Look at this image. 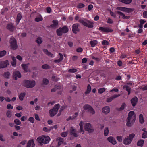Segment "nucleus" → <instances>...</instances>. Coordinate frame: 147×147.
Segmentation results:
<instances>
[{
    "mask_svg": "<svg viewBox=\"0 0 147 147\" xmlns=\"http://www.w3.org/2000/svg\"><path fill=\"white\" fill-rule=\"evenodd\" d=\"M144 143V140L141 139L139 140L137 142V145L140 146L142 147Z\"/></svg>",
    "mask_w": 147,
    "mask_h": 147,
    "instance_id": "nucleus-34",
    "label": "nucleus"
},
{
    "mask_svg": "<svg viewBox=\"0 0 147 147\" xmlns=\"http://www.w3.org/2000/svg\"><path fill=\"white\" fill-rule=\"evenodd\" d=\"M142 138H147V131H144L142 134Z\"/></svg>",
    "mask_w": 147,
    "mask_h": 147,
    "instance_id": "nucleus-52",
    "label": "nucleus"
},
{
    "mask_svg": "<svg viewBox=\"0 0 147 147\" xmlns=\"http://www.w3.org/2000/svg\"><path fill=\"white\" fill-rule=\"evenodd\" d=\"M56 33L57 35L59 36H61L62 35V34H63V33L61 27L57 30Z\"/></svg>",
    "mask_w": 147,
    "mask_h": 147,
    "instance_id": "nucleus-28",
    "label": "nucleus"
},
{
    "mask_svg": "<svg viewBox=\"0 0 147 147\" xmlns=\"http://www.w3.org/2000/svg\"><path fill=\"white\" fill-rule=\"evenodd\" d=\"M10 75V73L7 71L4 73V77L7 79H8Z\"/></svg>",
    "mask_w": 147,
    "mask_h": 147,
    "instance_id": "nucleus-45",
    "label": "nucleus"
},
{
    "mask_svg": "<svg viewBox=\"0 0 147 147\" xmlns=\"http://www.w3.org/2000/svg\"><path fill=\"white\" fill-rule=\"evenodd\" d=\"M42 42V38L40 37H38L36 40V42L38 44H41Z\"/></svg>",
    "mask_w": 147,
    "mask_h": 147,
    "instance_id": "nucleus-40",
    "label": "nucleus"
},
{
    "mask_svg": "<svg viewBox=\"0 0 147 147\" xmlns=\"http://www.w3.org/2000/svg\"><path fill=\"white\" fill-rule=\"evenodd\" d=\"M120 96V95L119 94L118 95H114L113 96H111L109 98L107 99V101L108 102H111L115 98L119 97Z\"/></svg>",
    "mask_w": 147,
    "mask_h": 147,
    "instance_id": "nucleus-22",
    "label": "nucleus"
},
{
    "mask_svg": "<svg viewBox=\"0 0 147 147\" xmlns=\"http://www.w3.org/2000/svg\"><path fill=\"white\" fill-rule=\"evenodd\" d=\"M42 17H38L35 18V21L38 22L39 21H42Z\"/></svg>",
    "mask_w": 147,
    "mask_h": 147,
    "instance_id": "nucleus-56",
    "label": "nucleus"
},
{
    "mask_svg": "<svg viewBox=\"0 0 147 147\" xmlns=\"http://www.w3.org/2000/svg\"><path fill=\"white\" fill-rule=\"evenodd\" d=\"M6 53V51L5 50L0 51V57H2L4 56Z\"/></svg>",
    "mask_w": 147,
    "mask_h": 147,
    "instance_id": "nucleus-43",
    "label": "nucleus"
},
{
    "mask_svg": "<svg viewBox=\"0 0 147 147\" xmlns=\"http://www.w3.org/2000/svg\"><path fill=\"white\" fill-rule=\"evenodd\" d=\"M12 76L13 79L17 80L18 78H19L21 77V75L19 71H16L13 72Z\"/></svg>",
    "mask_w": 147,
    "mask_h": 147,
    "instance_id": "nucleus-11",
    "label": "nucleus"
},
{
    "mask_svg": "<svg viewBox=\"0 0 147 147\" xmlns=\"http://www.w3.org/2000/svg\"><path fill=\"white\" fill-rule=\"evenodd\" d=\"M146 22V21L142 19H140V24L142 25H143V24L145 23Z\"/></svg>",
    "mask_w": 147,
    "mask_h": 147,
    "instance_id": "nucleus-63",
    "label": "nucleus"
},
{
    "mask_svg": "<svg viewBox=\"0 0 147 147\" xmlns=\"http://www.w3.org/2000/svg\"><path fill=\"white\" fill-rule=\"evenodd\" d=\"M57 140L58 141V144L59 146L62 143H63L64 139L61 137H58L57 138Z\"/></svg>",
    "mask_w": 147,
    "mask_h": 147,
    "instance_id": "nucleus-29",
    "label": "nucleus"
},
{
    "mask_svg": "<svg viewBox=\"0 0 147 147\" xmlns=\"http://www.w3.org/2000/svg\"><path fill=\"white\" fill-rule=\"evenodd\" d=\"M53 24L51 25L50 27L54 29H55L58 27V22L57 20H53Z\"/></svg>",
    "mask_w": 147,
    "mask_h": 147,
    "instance_id": "nucleus-19",
    "label": "nucleus"
},
{
    "mask_svg": "<svg viewBox=\"0 0 147 147\" xmlns=\"http://www.w3.org/2000/svg\"><path fill=\"white\" fill-rule=\"evenodd\" d=\"M26 94L25 93H21L20 94L19 97L20 100L21 101H22L23 100Z\"/></svg>",
    "mask_w": 147,
    "mask_h": 147,
    "instance_id": "nucleus-37",
    "label": "nucleus"
},
{
    "mask_svg": "<svg viewBox=\"0 0 147 147\" xmlns=\"http://www.w3.org/2000/svg\"><path fill=\"white\" fill-rule=\"evenodd\" d=\"M42 68L44 69H48L50 68V67L47 64H44L42 66Z\"/></svg>",
    "mask_w": 147,
    "mask_h": 147,
    "instance_id": "nucleus-44",
    "label": "nucleus"
},
{
    "mask_svg": "<svg viewBox=\"0 0 147 147\" xmlns=\"http://www.w3.org/2000/svg\"><path fill=\"white\" fill-rule=\"evenodd\" d=\"M116 13L118 14L119 15H120V16H122V18L123 19H128L130 18V17L129 16H125V15L122 12H121L119 11H116Z\"/></svg>",
    "mask_w": 147,
    "mask_h": 147,
    "instance_id": "nucleus-21",
    "label": "nucleus"
},
{
    "mask_svg": "<svg viewBox=\"0 0 147 147\" xmlns=\"http://www.w3.org/2000/svg\"><path fill=\"white\" fill-rule=\"evenodd\" d=\"M35 145L33 140L31 139L28 142L26 147H34Z\"/></svg>",
    "mask_w": 147,
    "mask_h": 147,
    "instance_id": "nucleus-20",
    "label": "nucleus"
},
{
    "mask_svg": "<svg viewBox=\"0 0 147 147\" xmlns=\"http://www.w3.org/2000/svg\"><path fill=\"white\" fill-rule=\"evenodd\" d=\"M70 134L71 135L75 137H77L78 136V135L77 134V132L73 127H71L70 128Z\"/></svg>",
    "mask_w": 147,
    "mask_h": 147,
    "instance_id": "nucleus-12",
    "label": "nucleus"
},
{
    "mask_svg": "<svg viewBox=\"0 0 147 147\" xmlns=\"http://www.w3.org/2000/svg\"><path fill=\"white\" fill-rule=\"evenodd\" d=\"M43 51L46 55H47L51 57H54V56L53 54L50 52L48 51L47 49H44L43 50Z\"/></svg>",
    "mask_w": 147,
    "mask_h": 147,
    "instance_id": "nucleus-31",
    "label": "nucleus"
},
{
    "mask_svg": "<svg viewBox=\"0 0 147 147\" xmlns=\"http://www.w3.org/2000/svg\"><path fill=\"white\" fill-rule=\"evenodd\" d=\"M79 26V24L77 23L73 25L72 30L74 33L76 34L77 32L80 31V29L78 28Z\"/></svg>",
    "mask_w": 147,
    "mask_h": 147,
    "instance_id": "nucleus-14",
    "label": "nucleus"
},
{
    "mask_svg": "<svg viewBox=\"0 0 147 147\" xmlns=\"http://www.w3.org/2000/svg\"><path fill=\"white\" fill-rule=\"evenodd\" d=\"M135 136V135L134 133L129 134V136H127L124 138L123 141V143L125 145H129L131 143Z\"/></svg>",
    "mask_w": 147,
    "mask_h": 147,
    "instance_id": "nucleus-4",
    "label": "nucleus"
},
{
    "mask_svg": "<svg viewBox=\"0 0 147 147\" xmlns=\"http://www.w3.org/2000/svg\"><path fill=\"white\" fill-rule=\"evenodd\" d=\"M67 135V132H63L61 133V135L63 137H66Z\"/></svg>",
    "mask_w": 147,
    "mask_h": 147,
    "instance_id": "nucleus-54",
    "label": "nucleus"
},
{
    "mask_svg": "<svg viewBox=\"0 0 147 147\" xmlns=\"http://www.w3.org/2000/svg\"><path fill=\"white\" fill-rule=\"evenodd\" d=\"M77 71V70L75 68L71 69H69L68 71L69 73H74L76 72Z\"/></svg>",
    "mask_w": 147,
    "mask_h": 147,
    "instance_id": "nucleus-47",
    "label": "nucleus"
},
{
    "mask_svg": "<svg viewBox=\"0 0 147 147\" xmlns=\"http://www.w3.org/2000/svg\"><path fill=\"white\" fill-rule=\"evenodd\" d=\"M116 139L119 142H121L122 141V136H118L116 137Z\"/></svg>",
    "mask_w": 147,
    "mask_h": 147,
    "instance_id": "nucleus-51",
    "label": "nucleus"
},
{
    "mask_svg": "<svg viewBox=\"0 0 147 147\" xmlns=\"http://www.w3.org/2000/svg\"><path fill=\"white\" fill-rule=\"evenodd\" d=\"M47 12L48 13H50L51 10V9L49 7H48L46 9Z\"/></svg>",
    "mask_w": 147,
    "mask_h": 147,
    "instance_id": "nucleus-62",
    "label": "nucleus"
},
{
    "mask_svg": "<svg viewBox=\"0 0 147 147\" xmlns=\"http://www.w3.org/2000/svg\"><path fill=\"white\" fill-rule=\"evenodd\" d=\"M143 16L144 18H147V11H144L143 13Z\"/></svg>",
    "mask_w": 147,
    "mask_h": 147,
    "instance_id": "nucleus-61",
    "label": "nucleus"
},
{
    "mask_svg": "<svg viewBox=\"0 0 147 147\" xmlns=\"http://www.w3.org/2000/svg\"><path fill=\"white\" fill-rule=\"evenodd\" d=\"M61 29L63 34L67 33L69 30L68 28L66 26H64L61 28Z\"/></svg>",
    "mask_w": 147,
    "mask_h": 147,
    "instance_id": "nucleus-30",
    "label": "nucleus"
},
{
    "mask_svg": "<svg viewBox=\"0 0 147 147\" xmlns=\"http://www.w3.org/2000/svg\"><path fill=\"white\" fill-rule=\"evenodd\" d=\"M7 28L10 31L13 32L16 29V27L13 25L12 23H10L7 25Z\"/></svg>",
    "mask_w": 147,
    "mask_h": 147,
    "instance_id": "nucleus-16",
    "label": "nucleus"
},
{
    "mask_svg": "<svg viewBox=\"0 0 147 147\" xmlns=\"http://www.w3.org/2000/svg\"><path fill=\"white\" fill-rule=\"evenodd\" d=\"M98 29L103 32L106 33L111 32L113 31V30L111 28L107 27H100Z\"/></svg>",
    "mask_w": 147,
    "mask_h": 147,
    "instance_id": "nucleus-13",
    "label": "nucleus"
},
{
    "mask_svg": "<svg viewBox=\"0 0 147 147\" xmlns=\"http://www.w3.org/2000/svg\"><path fill=\"white\" fill-rule=\"evenodd\" d=\"M119 1L126 4H130L132 1V0H119Z\"/></svg>",
    "mask_w": 147,
    "mask_h": 147,
    "instance_id": "nucleus-32",
    "label": "nucleus"
},
{
    "mask_svg": "<svg viewBox=\"0 0 147 147\" xmlns=\"http://www.w3.org/2000/svg\"><path fill=\"white\" fill-rule=\"evenodd\" d=\"M79 22L82 23L83 25L89 28H92L93 27V23L88 20L84 21L83 19H80Z\"/></svg>",
    "mask_w": 147,
    "mask_h": 147,
    "instance_id": "nucleus-7",
    "label": "nucleus"
},
{
    "mask_svg": "<svg viewBox=\"0 0 147 147\" xmlns=\"http://www.w3.org/2000/svg\"><path fill=\"white\" fill-rule=\"evenodd\" d=\"M83 109L84 110H87L92 115L95 113V111L92 107L88 104H85L83 106Z\"/></svg>",
    "mask_w": 147,
    "mask_h": 147,
    "instance_id": "nucleus-9",
    "label": "nucleus"
},
{
    "mask_svg": "<svg viewBox=\"0 0 147 147\" xmlns=\"http://www.w3.org/2000/svg\"><path fill=\"white\" fill-rule=\"evenodd\" d=\"M105 90V88H102L98 89V92L99 94H102L104 92Z\"/></svg>",
    "mask_w": 147,
    "mask_h": 147,
    "instance_id": "nucleus-46",
    "label": "nucleus"
},
{
    "mask_svg": "<svg viewBox=\"0 0 147 147\" xmlns=\"http://www.w3.org/2000/svg\"><path fill=\"white\" fill-rule=\"evenodd\" d=\"M139 121L140 123H143L144 122L143 116L142 114H140L139 115Z\"/></svg>",
    "mask_w": 147,
    "mask_h": 147,
    "instance_id": "nucleus-42",
    "label": "nucleus"
},
{
    "mask_svg": "<svg viewBox=\"0 0 147 147\" xmlns=\"http://www.w3.org/2000/svg\"><path fill=\"white\" fill-rule=\"evenodd\" d=\"M8 61L6 60L5 61L0 62V69L6 67L8 64Z\"/></svg>",
    "mask_w": 147,
    "mask_h": 147,
    "instance_id": "nucleus-17",
    "label": "nucleus"
},
{
    "mask_svg": "<svg viewBox=\"0 0 147 147\" xmlns=\"http://www.w3.org/2000/svg\"><path fill=\"white\" fill-rule=\"evenodd\" d=\"M116 9L128 13L131 12L133 11V9H132L123 7H117L116 8Z\"/></svg>",
    "mask_w": 147,
    "mask_h": 147,
    "instance_id": "nucleus-10",
    "label": "nucleus"
},
{
    "mask_svg": "<svg viewBox=\"0 0 147 147\" xmlns=\"http://www.w3.org/2000/svg\"><path fill=\"white\" fill-rule=\"evenodd\" d=\"M28 120L30 121L31 123H33L34 122V118L32 117H30L29 118Z\"/></svg>",
    "mask_w": 147,
    "mask_h": 147,
    "instance_id": "nucleus-58",
    "label": "nucleus"
},
{
    "mask_svg": "<svg viewBox=\"0 0 147 147\" xmlns=\"http://www.w3.org/2000/svg\"><path fill=\"white\" fill-rule=\"evenodd\" d=\"M123 88V89H125L126 91L128 92V95H129L131 92V88L127 85H124Z\"/></svg>",
    "mask_w": 147,
    "mask_h": 147,
    "instance_id": "nucleus-24",
    "label": "nucleus"
},
{
    "mask_svg": "<svg viewBox=\"0 0 147 147\" xmlns=\"http://www.w3.org/2000/svg\"><path fill=\"white\" fill-rule=\"evenodd\" d=\"M60 57L59 59L55 60L54 61V62L56 63H59L61 62L63 59V55L60 53L59 54Z\"/></svg>",
    "mask_w": 147,
    "mask_h": 147,
    "instance_id": "nucleus-27",
    "label": "nucleus"
},
{
    "mask_svg": "<svg viewBox=\"0 0 147 147\" xmlns=\"http://www.w3.org/2000/svg\"><path fill=\"white\" fill-rule=\"evenodd\" d=\"M76 51L78 52H82L83 51V49L81 47H79L76 49Z\"/></svg>",
    "mask_w": 147,
    "mask_h": 147,
    "instance_id": "nucleus-60",
    "label": "nucleus"
},
{
    "mask_svg": "<svg viewBox=\"0 0 147 147\" xmlns=\"http://www.w3.org/2000/svg\"><path fill=\"white\" fill-rule=\"evenodd\" d=\"M84 127L85 130L89 133H92L94 131L93 127L90 123H85Z\"/></svg>",
    "mask_w": 147,
    "mask_h": 147,
    "instance_id": "nucleus-8",
    "label": "nucleus"
},
{
    "mask_svg": "<svg viewBox=\"0 0 147 147\" xmlns=\"http://www.w3.org/2000/svg\"><path fill=\"white\" fill-rule=\"evenodd\" d=\"M52 79L54 81H57L59 80V78H58L57 77H56L55 76H52Z\"/></svg>",
    "mask_w": 147,
    "mask_h": 147,
    "instance_id": "nucleus-57",
    "label": "nucleus"
},
{
    "mask_svg": "<svg viewBox=\"0 0 147 147\" xmlns=\"http://www.w3.org/2000/svg\"><path fill=\"white\" fill-rule=\"evenodd\" d=\"M109 131L108 128V127H105L104 130V135L105 136H106L108 135Z\"/></svg>",
    "mask_w": 147,
    "mask_h": 147,
    "instance_id": "nucleus-41",
    "label": "nucleus"
},
{
    "mask_svg": "<svg viewBox=\"0 0 147 147\" xmlns=\"http://www.w3.org/2000/svg\"><path fill=\"white\" fill-rule=\"evenodd\" d=\"M12 62L11 63V64L13 67H15L16 64V61L15 57H12Z\"/></svg>",
    "mask_w": 147,
    "mask_h": 147,
    "instance_id": "nucleus-38",
    "label": "nucleus"
},
{
    "mask_svg": "<svg viewBox=\"0 0 147 147\" xmlns=\"http://www.w3.org/2000/svg\"><path fill=\"white\" fill-rule=\"evenodd\" d=\"M107 139L109 142L112 143L113 145L116 144L117 143L116 141L115 138L112 136L108 137L107 138Z\"/></svg>",
    "mask_w": 147,
    "mask_h": 147,
    "instance_id": "nucleus-18",
    "label": "nucleus"
},
{
    "mask_svg": "<svg viewBox=\"0 0 147 147\" xmlns=\"http://www.w3.org/2000/svg\"><path fill=\"white\" fill-rule=\"evenodd\" d=\"M98 42L96 40L91 41L90 42L91 47H94L97 44Z\"/></svg>",
    "mask_w": 147,
    "mask_h": 147,
    "instance_id": "nucleus-36",
    "label": "nucleus"
},
{
    "mask_svg": "<svg viewBox=\"0 0 147 147\" xmlns=\"http://www.w3.org/2000/svg\"><path fill=\"white\" fill-rule=\"evenodd\" d=\"M126 106V105L125 103H123L120 108H116V109L118 111H121L123 110Z\"/></svg>",
    "mask_w": 147,
    "mask_h": 147,
    "instance_id": "nucleus-25",
    "label": "nucleus"
},
{
    "mask_svg": "<svg viewBox=\"0 0 147 147\" xmlns=\"http://www.w3.org/2000/svg\"><path fill=\"white\" fill-rule=\"evenodd\" d=\"M50 140V138L48 136H41L38 137L37 139V140L41 145H42V143H48Z\"/></svg>",
    "mask_w": 147,
    "mask_h": 147,
    "instance_id": "nucleus-3",
    "label": "nucleus"
},
{
    "mask_svg": "<svg viewBox=\"0 0 147 147\" xmlns=\"http://www.w3.org/2000/svg\"><path fill=\"white\" fill-rule=\"evenodd\" d=\"M110 111V107L108 106H106L103 107L102 109V112L104 114L106 115Z\"/></svg>",
    "mask_w": 147,
    "mask_h": 147,
    "instance_id": "nucleus-15",
    "label": "nucleus"
},
{
    "mask_svg": "<svg viewBox=\"0 0 147 147\" xmlns=\"http://www.w3.org/2000/svg\"><path fill=\"white\" fill-rule=\"evenodd\" d=\"M10 47L13 50L17 49L18 45L16 40L13 37H12L10 38L9 41Z\"/></svg>",
    "mask_w": 147,
    "mask_h": 147,
    "instance_id": "nucleus-6",
    "label": "nucleus"
},
{
    "mask_svg": "<svg viewBox=\"0 0 147 147\" xmlns=\"http://www.w3.org/2000/svg\"><path fill=\"white\" fill-rule=\"evenodd\" d=\"M22 16L20 13H18L17 15L16 18V23L18 24L19 23L20 20L21 19Z\"/></svg>",
    "mask_w": 147,
    "mask_h": 147,
    "instance_id": "nucleus-35",
    "label": "nucleus"
},
{
    "mask_svg": "<svg viewBox=\"0 0 147 147\" xmlns=\"http://www.w3.org/2000/svg\"><path fill=\"white\" fill-rule=\"evenodd\" d=\"M30 65L29 63L26 64H22L21 66L24 71L27 72L28 71V66Z\"/></svg>",
    "mask_w": 147,
    "mask_h": 147,
    "instance_id": "nucleus-26",
    "label": "nucleus"
},
{
    "mask_svg": "<svg viewBox=\"0 0 147 147\" xmlns=\"http://www.w3.org/2000/svg\"><path fill=\"white\" fill-rule=\"evenodd\" d=\"M6 115L7 117L8 118L11 117L12 115L11 113L10 110H8L6 113Z\"/></svg>",
    "mask_w": 147,
    "mask_h": 147,
    "instance_id": "nucleus-48",
    "label": "nucleus"
},
{
    "mask_svg": "<svg viewBox=\"0 0 147 147\" xmlns=\"http://www.w3.org/2000/svg\"><path fill=\"white\" fill-rule=\"evenodd\" d=\"M138 101V99L136 97H134L131 99V102L133 107H134L136 105Z\"/></svg>",
    "mask_w": 147,
    "mask_h": 147,
    "instance_id": "nucleus-23",
    "label": "nucleus"
},
{
    "mask_svg": "<svg viewBox=\"0 0 147 147\" xmlns=\"http://www.w3.org/2000/svg\"><path fill=\"white\" fill-rule=\"evenodd\" d=\"M85 5L83 3H80L77 6V8H82L84 7Z\"/></svg>",
    "mask_w": 147,
    "mask_h": 147,
    "instance_id": "nucleus-53",
    "label": "nucleus"
},
{
    "mask_svg": "<svg viewBox=\"0 0 147 147\" xmlns=\"http://www.w3.org/2000/svg\"><path fill=\"white\" fill-rule=\"evenodd\" d=\"M35 85L36 82L34 80H24L23 82V85L28 88H33L35 86Z\"/></svg>",
    "mask_w": 147,
    "mask_h": 147,
    "instance_id": "nucleus-2",
    "label": "nucleus"
},
{
    "mask_svg": "<svg viewBox=\"0 0 147 147\" xmlns=\"http://www.w3.org/2000/svg\"><path fill=\"white\" fill-rule=\"evenodd\" d=\"M60 107L59 104H58L55 105L54 107L49 111V113L51 117L54 116L57 113L58 109Z\"/></svg>",
    "mask_w": 147,
    "mask_h": 147,
    "instance_id": "nucleus-5",
    "label": "nucleus"
},
{
    "mask_svg": "<svg viewBox=\"0 0 147 147\" xmlns=\"http://www.w3.org/2000/svg\"><path fill=\"white\" fill-rule=\"evenodd\" d=\"M136 119V115L133 111H131L128 113V117L127 119L126 125L128 127H131L134 123Z\"/></svg>",
    "mask_w": 147,
    "mask_h": 147,
    "instance_id": "nucleus-1",
    "label": "nucleus"
},
{
    "mask_svg": "<svg viewBox=\"0 0 147 147\" xmlns=\"http://www.w3.org/2000/svg\"><path fill=\"white\" fill-rule=\"evenodd\" d=\"M102 44L103 45H108L109 43L106 40H104L102 42Z\"/></svg>",
    "mask_w": 147,
    "mask_h": 147,
    "instance_id": "nucleus-55",
    "label": "nucleus"
},
{
    "mask_svg": "<svg viewBox=\"0 0 147 147\" xmlns=\"http://www.w3.org/2000/svg\"><path fill=\"white\" fill-rule=\"evenodd\" d=\"M91 90V86L90 85L88 84L87 86V89L86 91L85 92V94L86 95L89 94Z\"/></svg>",
    "mask_w": 147,
    "mask_h": 147,
    "instance_id": "nucleus-33",
    "label": "nucleus"
},
{
    "mask_svg": "<svg viewBox=\"0 0 147 147\" xmlns=\"http://www.w3.org/2000/svg\"><path fill=\"white\" fill-rule=\"evenodd\" d=\"M42 84L45 85H47L49 83V80L47 78H43L42 81Z\"/></svg>",
    "mask_w": 147,
    "mask_h": 147,
    "instance_id": "nucleus-39",
    "label": "nucleus"
},
{
    "mask_svg": "<svg viewBox=\"0 0 147 147\" xmlns=\"http://www.w3.org/2000/svg\"><path fill=\"white\" fill-rule=\"evenodd\" d=\"M14 122L16 124L18 125H20L21 123L20 121L19 120L17 119L14 120Z\"/></svg>",
    "mask_w": 147,
    "mask_h": 147,
    "instance_id": "nucleus-50",
    "label": "nucleus"
},
{
    "mask_svg": "<svg viewBox=\"0 0 147 147\" xmlns=\"http://www.w3.org/2000/svg\"><path fill=\"white\" fill-rule=\"evenodd\" d=\"M13 108V106H12L10 104H8L7 106V108L8 109H12Z\"/></svg>",
    "mask_w": 147,
    "mask_h": 147,
    "instance_id": "nucleus-59",
    "label": "nucleus"
},
{
    "mask_svg": "<svg viewBox=\"0 0 147 147\" xmlns=\"http://www.w3.org/2000/svg\"><path fill=\"white\" fill-rule=\"evenodd\" d=\"M51 127L48 128L46 127H44L43 128V130L46 132H49L51 130Z\"/></svg>",
    "mask_w": 147,
    "mask_h": 147,
    "instance_id": "nucleus-49",
    "label": "nucleus"
},
{
    "mask_svg": "<svg viewBox=\"0 0 147 147\" xmlns=\"http://www.w3.org/2000/svg\"><path fill=\"white\" fill-rule=\"evenodd\" d=\"M35 119L36 120L38 121H40V119L39 118L38 115V114H36L35 115Z\"/></svg>",
    "mask_w": 147,
    "mask_h": 147,
    "instance_id": "nucleus-64",
    "label": "nucleus"
}]
</instances>
